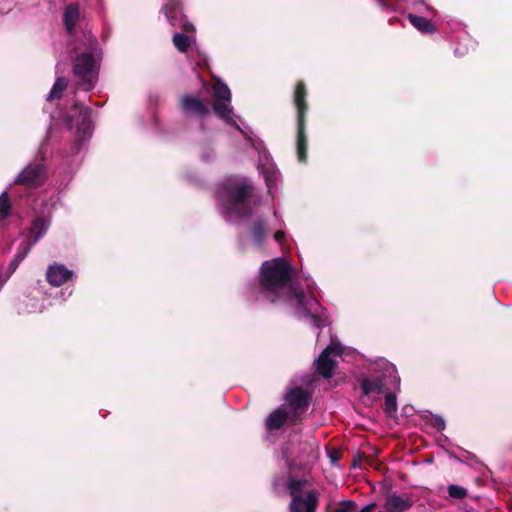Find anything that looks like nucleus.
<instances>
[{
    "label": "nucleus",
    "mask_w": 512,
    "mask_h": 512,
    "mask_svg": "<svg viewBox=\"0 0 512 512\" xmlns=\"http://www.w3.org/2000/svg\"><path fill=\"white\" fill-rule=\"evenodd\" d=\"M258 293L272 304L287 303L296 309L299 316L310 317L316 326L321 319L312 312L319 303L307 299L301 286L293 281L290 264L284 258H275L262 263L258 277Z\"/></svg>",
    "instance_id": "obj_1"
},
{
    "label": "nucleus",
    "mask_w": 512,
    "mask_h": 512,
    "mask_svg": "<svg viewBox=\"0 0 512 512\" xmlns=\"http://www.w3.org/2000/svg\"><path fill=\"white\" fill-rule=\"evenodd\" d=\"M254 193L255 186L250 180L232 177L219 185L217 199L229 216L249 219L256 206Z\"/></svg>",
    "instance_id": "obj_2"
},
{
    "label": "nucleus",
    "mask_w": 512,
    "mask_h": 512,
    "mask_svg": "<svg viewBox=\"0 0 512 512\" xmlns=\"http://www.w3.org/2000/svg\"><path fill=\"white\" fill-rule=\"evenodd\" d=\"M87 48L76 55L73 63V73L77 77V86L90 91L94 88L98 77V60L100 47L96 37L85 36Z\"/></svg>",
    "instance_id": "obj_3"
},
{
    "label": "nucleus",
    "mask_w": 512,
    "mask_h": 512,
    "mask_svg": "<svg viewBox=\"0 0 512 512\" xmlns=\"http://www.w3.org/2000/svg\"><path fill=\"white\" fill-rule=\"evenodd\" d=\"M306 480L290 479L287 490L291 496L290 512H316L319 504V492L316 490L304 491Z\"/></svg>",
    "instance_id": "obj_4"
},
{
    "label": "nucleus",
    "mask_w": 512,
    "mask_h": 512,
    "mask_svg": "<svg viewBox=\"0 0 512 512\" xmlns=\"http://www.w3.org/2000/svg\"><path fill=\"white\" fill-rule=\"evenodd\" d=\"M92 110L89 107H83L75 102L67 111L64 122L68 129L76 127V133L79 140H85L91 136L93 126L91 120Z\"/></svg>",
    "instance_id": "obj_5"
},
{
    "label": "nucleus",
    "mask_w": 512,
    "mask_h": 512,
    "mask_svg": "<svg viewBox=\"0 0 512 512\" xmlns=\"http://www.w3.org/2000/svg\"><path fill=\"white\" fill-rule=\"evenodd\" d=\"M48 179V171L42 162L29 163L15 178L14 184L28 189H36L44 185Z\"/></svg>",
    "instance_id": "obj_6"
},
{
    "label": "nucleus",
    "mask_w": 512,
    "mask_h": 512,
    "mask_svg": "<svg viewBox=\"0 0 512 512\" xmlns=\"http://www.w3.org/2000/svg\"><path fill=\"white\" fill-rule=\"evenodd\" d=\"M161 11L171 26L180 27L185 33L194 34L196 32L194 24L188 20L183 12L182 0H168L162 6Z\"/></svg>",
    "instance_id": "obj_7"
},
{
    "label": "nucleus",
    "mask_w": 512,
    "mask_h": 512,
    "mask_svg": "<svg viewBox=\"0 0 512 512\" xmlns=\"http://www.w3.org/2000/svg\"><path fill=\"white\" fill-rule=\"evenodd\" d=\"M331 354L339 356L341 348L332 345L327 346L315 362L317 373L325 379L332 378L336 366L335 360L330 357Z\"/></svg>",
    "instance_id": "obj_8"
},
{
    "label": "nucleus",
    "mask_w": 512,
    "mask_h": 512,
    "mask_svg": "<svg viewBox=\"0 0 512 512\" xmlns=\"http://www.w3.org/2000/svg\"><path fill=\"white\" fill-rule=\"evenodd\" d=\"M74 276V272L65 265L54 262L46 270V280L53 287H60Z\"/></svg>",
    "instance_id": "obj_9"
},
{
    "label": "nucleus",
    "mask_w": 512,
    "mask_h": 512,
    "mask_svg": "<svg viewBox=\"0 0 512 512\" xmlns=\"http://www.w3.org/2000/svg\"><path fill=\"white\" fill-rule=\"evenodd\" d=\"M181 109L189 115L204 118L210 114L209 107L199 98L192 95H184L180 101Z\"/></svg>",
    "instance_id": "obj_10"
},
{
    "label": "nucleus",
    "mask_w": 512,
    "mask_h": 512,
    "mask_svg": "<svg viewBox=\"0 0 512 512\" xmlns=\"http://www.w3.org/2000/svg\"><path fill=\"white\" fill-rule=\"evenodd\" d=\"M307 95L306 84L304 81H298L293 94V103L297 110V121H306V113L308 111Z\"/></svg>",
    "instance_id": "obj_11"
},
{
    "label": "nucleus",
    "mask_w": 512,
    "mask_h": 512,
    "mask_svg": "<svg viewBox=\"0 0 512 512\" xmlns=\"http://www.w3.org/2000/svg\"><path fill=\"white\" fill-rule=\"evenodd\" d=\"M309 399V394L301 387L291 389L286 396V400L294 413L306 410L309 406Z\"/></svg>",
    "instance_id": "obj_12"
},
{
    "label": "nucleus",
    "mask_w": 512,
    "mask_h": 512,
    "mask_svg": "<svg viewBox=\"0 0 512 512\" xmlns=\"http://www.w3.org/2000/svg\"><path fill=\"white\" fill-rule=\"evenodd\" d=\"M306 121H297L296 152L299 162L307 161Z\"/></svg>",
    "instance_id": "obj_13"
},
{
    "label": "nucleus",
    "mask_w": 512,
    "mask_h": 512,
    "mask_svg": "<svg viewBox=\"0 0 512 512\" xmlns=\"http://www.w3.org/2000/svg\"><path fill=\"white\" fill-rule=\"evenodd\" d=\"M413 505L412 500L404 499L399 495H389L385 501L384 508L386 512H405Z\"/></svg>",
    "instance_id": "obj_14"
},
{
    "label": "nucleus",
    "mask_w": 512,
    "mask_h": 512,
    "mask_svg": "<svg viewBox=\"0 0 512 512\" xmlns=\"http://www.w3.org/2000/svg\"><path fill=\"white\" fill-rule=\"evenodd\" d=\"M267 221L258 217L250 225V237L256 246H261L266 238Z\"/></svg>",
    "instance_id": "obj_15"
},
{
    "label": "nucleus",
    "mask_w": 512,
    "mask_h": 512,
    "mask_svg": "<svg viewBox=\"0 0 512 512\" xmlns=\"http://www.w3.org/2000/svg\"><path fill=\"white\" fill-rule=\"evenodd\" d=\"M288 420V413L282 409L278 408L274 410L272 413L269 414V416L266 419V429L268 431H276L283 427V425Z\"/></svg>",
    "instance_id": "obj_16"
},
{
    "label": "nucleus",
    "mask_w": 512,
    "mask_h": 512,
    "mask_svg": "<svg viewBox=\"0 0 512 512\" xmlns=\"http://www.w3.org/2000/svg\"><path fill=\"white\" fill-rule=\"evenodd\" d=\"M79 18V5L78 3H70L64 11L63 23L69 34H71L76 26Z\"/></svg>",
    "instance_id": "obj_17"
},
{
    "label": "nucleus",
    "mask_w": 512,
    "mask_h": 512,
    "mask_svg": "<svg viewBox=\"0 0 512 512\" xmlns=\"http://www.w3.org/2000/svg\"><path fill=\"white\" fill-rule=\"evenodd\" d=\"M360 387L365 396L372 393L382 394L385 391V383L382 377L374 379L364 378L360 383Z\"/></svg>",
    "instance_id": "obj_18"
},
{
    "label": "nucleus",
    "mask_w": 512,
    "mask_h": 512,
    "mask_svg": "<svg viewBox=\"0 0 512 512\" xmlns=\"http://www.w3.org/2000/svg\"><path fill=\"white\" fill-rule=\"evenodd\" d=\"M408 20L417 30L422 33L433 34L436 32L435 25L425 17L409 14Z\"/></svg>",
    "instance_id": "obj_19"
},
{
    "label": "nucleus",
    "mask_w": 512,
    "mask_h": 512,
    "mask_svg": "<svg viewBox=\"0 0 512 512\" xmlns=\"http://www.w3.org/2000/svg\"><path fill=\"white\" fill-rule=\"evenodd\" d=\"M194 35L195 33H175L172 38L173 45L179 52L185 53L189 50Z\"/></svg>",
    "instance_id": "obj_20"
},
{
    "label": "nucleus",
    "mask_w": 512,
    "mask_h": 512,
    "mask_svg": "<svg viewBox=\"0 0 512 512\" xmlns=\"http://www.w3.org/2000/svg\"><path fill=\"white\" fill-rule=\"evenodd\" d=\"M228 102L215 101L212 105L215 114L227 123L236 124L232 119V108L227 104Z\"/></svg>",
    "instance_id": "obj_21"
},
{
    "label": "nucleus",
    "mask_w": 512,
    "mask_h": 512,
    "mask_svg": "<svg viewBox=\"0 0 512 512\" xmlns=\"http://www.w3.org/2000/svg\"><path fill=\"white\" fill-rule=\"evenodd\" d=\"M67 86L68 80L65 77H58L47 97V100L52 101L55 99H60Z\"/></svg>",
    "instance_id": "obj_22"
},
{
    "label": "nucleus",
    "mask_w": 512,
    "mask_h": 512,
    "mask_svg": "<svg viewBox=\"0 0 512 512\" xmlns=\"http://www.w3.org/2000/svg\"><path fill=\"white\" fill-rule=\"evenodd\" d=\"M47 225L42 217H37L31 224L30 234L34 237L33 243L39 241V239L46 233Z\"/></svg>",
    "instance_id": "obj_23"
},
{
    "label": "nucleus",
    "mask_w": 512,
    "mask_h": 512,
    "mask_svg": "<svg viewBox=\"0 0 512 512\" xmlns=\"http://www.w3.org/2000/svg\"><path fill=\"white\" fill-rule=\"evenodd\" d=\"M213 96L216 100H221L222 102L231 101V91L228 88V86L224 83H218L214 85Z\"/></svg>",
    "instance_id": "obj_24"
},
{
    "label": "nucleus",
    "mask_w": 512,
    "mask_h": 512,
    "mask_svg": "<svg viewBox=\"0 0 512 512\" xmlns=\"http://www.w3.org/2000/svg\"><path fill=\"white\" fill-rule=\"evenodd\" d=\"M383 410L387 416L392 417L397 412V398L393 392L385 395Z\"/></svg>",
    "instance_id": "obj_25"
},
{
    "label": "nucleus",
    "mask_w": 512,
    "mask_h": 512,
    "mask_svg": "<svg viewBox=\"0 0 512 512\" xmlns=\"http://www.w3.org/2000/svg\"><path fill=\"white\" fill-rule=\"evenodd\" d=\"M11 203L9 195L4 191L0 195V222L6 219L10 215Z\"/></svg>",
    "instance_id": "obj_26"
},
{
    "label": "nucleus",
    "mask_w": 512,
    "mask_h": 512,
    "mask_svg": "<svg viewBox=\"0 0 512 512\" xmlns=\"http://www.w3.org/2000/svg\"><path fill=\"white\" fill-rule=\"evenodd\" d=\"M34 244L35 243L30 241L29 239H26V240L22 241L19 244L18 248H17V252L15 254V257L20 259L21 261H23L26 258V256L28 255V253L30 252L31 247Z\"/></svg>",
    "instance_id": "obj_27"
},
{
    "label": "nucleus",
    "mask_w": 512,
    "mask_h": 512,
    "mask_svg": "<svg viewBox=\"0 0 512 512\" xmlns=\"http://www.w3.org/2000/svg\"><path fill=\"white\" fill-rule=\"evenodd\" d=\"M448 494L451 498L463 499L467 496V490L464 487L451 484L448 486Z\"/></svg>",
    "instance_id": "obj_28"
},
{
    "label": "nucleus",
    "mask_w": 512,
    "mask_h": 512,
    "mask_svg": "<svg viewBox=\"0 0 512 512\" xmlns=\"http://www.w3.org/2000/svg\"><path fill=\"white\" fill-rule=\"evenodd\" d=\"M357 508V504L353 500H343L339 502L335 512H353Z\"/></svg>",
    "instance_id": "obj_29"
},
{
    "label": "nucleus",
    "mask_w": 512,
    "mask_h": 512,
    "mask_svg": "<svg viewBox=\"0 0 512 512\" xmlns=\"http://www.w3.org/2000/svg\"><path fill=\"white\" fill-rule=\"evenodd\" d=\"M22 261L18 258H16L14 256V258L10 261L9 265H8V270H7V279L16 271V269L18 268L19 264L21 263Z\"/></svg>",
    "instance_id": "obj_30"
},
{
    "label": "nucleus",
    "mask_w": 512,
    "mask_h": 512,
    "mask_svg": "<svg viewBox=\"0 0 512 512\" xmlns=\"http://www.w3.org/2000/svg\"><path fill=\"white\" fill-rule=\"evenodd\" d=\"M432 425L433 427H435L438 431H442L445 429V421L442 417L440 416H435L433 417V421H432Z\"/></svg>",
    "instance_id": "obj_31"
},
{
    "label": "nucleus",
    "mask_w": 512,
    "mask_h": 512,
    "mask_svg": "<svg viewBox=\"0 0 512 512\" xmlns=\"http://www.w3.org/2000/svg\"><path fill=\"white\" fill-rule=\"evenodd\" d=\"M377 504L375 502L369 503L365 507H363L359 512H374Z\"/></svg>",
    "instance_id": "obj_32"
},
{
    "label": "nucleus",
    "mask_w": 512,
    "mask_h": 512,
    "mask_svg": "<svg viewBox=\"0 0 512 512\" xmlns=\"http://www.w3.org/2000/svg\"><path fill=\"white\" fill-rule=\"evenodd\" d=\"M274 239L278 242V243H282L285 239V233L281 230L279 231H276L275 234H274Z\"/></svg>",
    "instance_id": "obj_33"
},
{
    "label": "nucleus",
    "mask_w": 512,
    "mask_h": 512,
    "mask_svg": "<svg viewBox=\"0 0 512 512\" xmlns=\"http://www.w3.org/2000/svg\"><path fill=\"white\" fill-rule=\"evenodd\" d=\"M330 459L333 463L337 462L340 459V453L338 451H333L330 454Z\"/></svg>",
    "instance_id": "obj_34"
},
{
    "label": "nucleus",
    "mask_w": 512,
    "mask_h": 512,
    "mask_svg": "<svg viewBox=\"0 0 512 512\" xmlns=\"http://www.w3.org/2000/svg\"><path fill=\"white\" fill-rule=\"evenodd\" d=\"M301 446H303V450H305L308 447V444L307 443H303V444H301Z\"/></svg>",
    "instance_id": "obj_35"
}]
</instances>
